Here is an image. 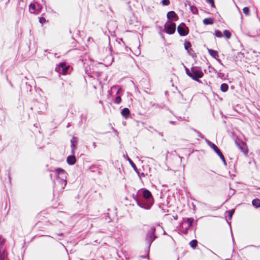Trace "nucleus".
Here are the masks:
<instances>
[{"label": "nucleus", "instance_id": "nucleus-24", "mask_svg": "<svg viewBox=\"0 0 260 260\" xmlns=\"http://www.w3.org/2000/svg\"><path fill=\"white\" fill-rule=\"evenodd\" d=\"M217 154L220 157V158H221V159L222 160V161H223L224 164L225 165H226V161H225V159L224 158V157L223 155L222 154V153L221 152V151H220Z\"/></svg>", "mask_w": 260, "mask_h": 260}, {"label": "nucleus", "instance_id": "nucleus-34", "mask_svg": "<svg viewBox=\"0 0 260 260\" xmlns=\"http://www.w3.org/2000/svg\"><path fill=\"white\" fill-rule=\"evenodd\" d=\"M207 1L208 3H209L212 5V6H214L213 0H207Z\"/></svg>", "mask_w": 260, "mask_h": 260}, {"label": "nucleus", "instance_id": "nucleus-1", "mask_svg": "<svg viewBox=\"0 0 260 260\" xmlns=\"http://www.w3.org/2000/svg\"><path fill=\"white\" fill-rule=\"evenodd\" d=\"M186 74L196 81H199V79L202 78L204 75L202 71L196 67H192L189 70L187 68H185Z\"/></svg>", "mask_w": 260, "mask_h": 260}, {"label": "nucleus", "instance_id": "nucleus-37", "mask_svg": "<svg viewBox=\"0 0 260 260\" xmlns=\"http://www.w3.org/2000/svg\"><path fill=\"white\" fill-rule=\"evenodd\" d=\"M72 147L73 148H74V143H73V141H72Z\"/></svg>", "mask_w": 260, "mask_h": 260}, {"label": "nucleus", "instance_id": "nucleus-15", "mask_svg": "<svg viewBox=\"0 0 260 260\" xmlns=\"http://www.w3.org/2000/svg\"><path fill=\"white\" fill-rule=\"evenodd\" d=\"M143 197L144 199L153 200L151 192L146 189L143 191Z\"/></svg>", "mask_w": 260, "mask_h": 260}, {"label": "nucleus", "instance_id": "nucleus-11", "mask_svg": "<svg viewBox=\"0 0 260 260\" xmlns=\"http://www.w3.org/2000/svg\"><path fill=\"white\" fill-rule=\"evenodd\" d=\"M167 17L170 20H177L178 16L174 11H170L167 13Z\"/></svg>", "mask_w": 260, "mask_h": 260}, {"label": "nucleus", "instance_id": "nucleus-6", "mask_svg": "<svg viewBox=\"0 0 260 260\" xmlns=\"http://www.w3.org/2000/svg\"><path fill=\"white\" fill-rule=\"evenodd\" d=\"M235 144L238 148L244 154H247L248 152L246 144L240 139L235 140Z\"/></svg>", "mask_w": 260, "mask_h": 260}, {"label": "nucleus", "instance_id": "nucleus-4", "mask_svg": "<svg viewBox=\"0 0 260 260\" xmlns=\"http://www.w3.org/2000/svg\"><path fill=\"white\" fill-rule=\"evenodd\" d=\"M155 231V229L154 227H152L148 231L146 237V243L150 246L152 242L156 238V236L154 235V232Z\"/></svg>", "mask_w": 260, "mask_h": 260}, {"label": "nucleus", "instance_id": "nucleus-36", "mask_svg": "<svg viewBox=\"0 0 260 260\" xmlns=\"http://www.w3.org/2000/svg\"><path fill=\"white\" fill-rule=\"evenodd\" d=\"M92 145H93V147H94V148H95L96 147V144H95V142L93 143Z\"/></svg>", "mask_w": 260, "mask_h": 260}, {"label": "nucleus", "instance_id": "nucleus-19", "mask_svg": "<svg viewBox=\"0 0 260 260\" xmlns=\"http://www.w3.org/2000/svg\"><path fill=\"white\" fill-rule=\"evenodd\" d=\"M214 22V20L212 18H207L203 20V23L205 25L212 24Z\"/></svg>", "mask_w": 260, "mask_h": 260}, {"label": "nucleus", "instance_id": "nucleus-25", "mask_svg": "<svg viewBox=\"0 0 260 260\" xmlns=\"http://www.w3.org/2000/svg\"><path fill=\"white\" fill-rule=\"evenodd\" d=\"M243 13L246 15H249L250 14L249 9L248 7H245L243 9Z\"/></svg>", "mask_w": 260, "mask_h": 260}, {"label": "nucleus", "instance_id": "nucleus-14", "mask_svg": "<svg viewBox=\"0 0 260 260\" xmlns=\"http://www.w3.org/2000/svg\"><path fill=\"white\" fill-rule=\"evenodd\" d=\"M186 221L188 223V227H186L184 231H182L184 234H186L188 228L192 226L193 219L192 218H188L186 219Z\"/></svg>", "mask_w": 260, "mask_h": 260}, {"label": "nucleus", "instance_id": "nucleus-29", "mask_svg": "<svg viewBox=\"0 0 260 260\" xmlns=\"http://www.w3.org/2000/svg\"><path fill=\"white\" fill-rule=\"evenodd\" d=\"M185 48L188 50L189 48L191 47V44L189 42H185L184 44Z\"/></svg>", "mask_w": 260, "mask_h": 260}, {"label": "nucleus", "instance_id": "nucleus-12", "mask_svg": "<svg viewBox=\"0 0 260 260\" xmlns=\"http://www.w3.org/2000/svg\"><path fill=\"white\" fill-rule=\"evenodd\" d=\"M121 91V89L118 86H114L111 88V93L112 94H114L115 93L116 98H120L121 94H120V92Z\"/></svg>", "mask_w": 260, "mask_h": 260}, {"label": "nucleus", "instance_id": "nucleus-17", "mask_svg": "<svg viewBox=\"0 0 260 260\" xmlns=\"http://www.w3.org/2000/svg\"><path fill=\"white\" fill-rule=\"evenodd\" d=\"M208 51L210 55L214 58L216 59L219 57V55L217 51L212 50L211 49H208Z\"/></svg>", "mask_w": 260, "mask_h": 260}, {"label": "nucleus", "instance_id": "nucleus-2", "mask_svg": "<svg viewBox=\"0 0 260 260\" xmlns=\"http://www.w3.org/2000/svg\"><path fill=\"white\" fill-rule=\"evenodd\" d=\"M55 172L57 175V178L58 182L61 185V188H63L67 184V175L64 170L61 168L55 169Z\"/></svg>", "mask_w": 260, "mask_h": 260}, {"label": "nucleus", "instance_id": "nucleus-28", "mask_svg": "<svg viewBox=\"0 0 260 260\" xmlns=\"http://www.w3.org/2000/svg\"><path fill=\"white\" fill-rule=\"evenodd\" d=\"M228 212L229 218L231 219L232 217V216H233L234 213V210H229Z\"/></svg>", "mask_w": 260, "mask_h": 260}, {"label": "nucleus", "instance_id": "nucleus-30", "mask_svg": "<svg viewBox=\"0 0 260 260\" xmlns=\"http://www.w3.org/2000/svg\"><path fill=\"white\" fill-rule=\"evenodd\" d=\"M5 242V240L0 236V245H3Z\"/></svg>", "mask_w": 260, "mask_h": 260}, {"label": "nucleus", "instance_id": "nucleus-39", "mask_svg": "<svg viewBox=\"0 0 260 260\" xmlns=\"http://www.w3.org/2000/svg\"><path fill=\"white\" fill-rule=\"evenodd\" d=\"M174 219H177V217L176 216V217H174Z\"/></svg>", "mask_w": 260, "mask_h": 260}, {"label": "nucleus", "instance_id": "nucleus-27", "mask_svg": "<svg viewBox=\"0 0 260 260\" xmlns=\"http://www.w3.org/2000/svg\"><path fill=\"white\" fill-rule=\"evenodd\" d=\"M215 35L218 38H221L222 36L221 32L218 30H216L215 31Z\"/></svg>", "mask_w": 260, "mask_h": 260}, {"label": "nucleus", "instance_id": "nucleus-23", "mask_svg": "<svg viewBox=\"0 0 260 260\" xmlns=\"http://www.w3.org/2000/svg\"><path fill=\"white\" fill-rule=\"evenodd\" d=\"M223 34H224L225 37L228 39H229L231 37V32L228 30H224Z\"/></svg>", "mask_w": 260, "mask_h": 260}, {"label": "nucleus", "instance_id": "nucleus-10", "mask_svg": "<svg viewBox=\"0 0 260 260\" xmlns=\"http://www.w3.org/2000/svg\"><path fill=\"white\" fill-rule=\"evenodd\" d=\"M8 254L5 248L0 247V260H7Z\"/></svg>", "mask_w": 260, "mask_h": 260}, {"label": "nucleus", "instance_id": "nucleus-18", "mask_svg": "<svg viewBox=\"0 0 260 260\" xmlns=\"http://www.w3.org/2000/svg\"><path fill=\"white\" fill-rule=\"evenodd\" d=\"M122 115L125 118H127L129 114V110L128 108H125L121 111Z\"/></svg>", "mask_w": 260, "mask_h": 260}, {"label": "nucleus", "instance_id": "nucleus-31", "mask_svg": "<svg viewBox=\"0 0 260 260\" xmlns=\"http://www.w3.org/2000/svg\"><path fill=\"white\" fill-rule=\"evenodd\" d=\"M128 161L129 162L130 164L131 165V166L134 168H136V165H135V164L133 162V161L130 159V158H128Z\"/></svg>", "mask_w": 260, "mask_h": 260}, {"label": "nucleus", "instance_id": "nucleus-16", "mask_svg": "<svg viewBox=\"0 0 260 260\" xmlns=\"http://www.w3.org/2000/svg\"><path fill=\"white\" fill-rule=\"evenodd\" d=\"M67 162L70 165H73L76 162V158L74 155L69 156L67 159Z\"/></svg>", "mask_w": 260, "mask_h": 260}, {"label": "nucleus", "instance_id": "nucleus-5", "mask_svg": "<svg viewBox=\"0 0 260 260\" xmlns=\"http://www.w3.org/2000/svg\"><path fill=\"white\" fill-rule=\"evenodd\" d=\"M165 29L168 34H173L176 30V24L174 22L168 21L165 25Z\"/></svg>", "mask_w": 260, "mask_h": 260}, {"label": "nucleus", "instance_id": "nucleus-8", "mask_svg": "<svg viewBox=\"0 0 260 260\" xmlns=\"http://www.w3.org/2000/svg\"><path fill=\"white\" fill-rule=\"evenodd\" d=\"M41 9V6L38 4L37 5L34 4H30L29 5V11L32 14H38Z\"/></svg>", "mask_w": 260, "mask_h": 260}, {"label": "nucleus", "instance_id": "nucleus-9", "mask_svg": "<svg viewBox=\"0 0 260 260\" xmlns=\"http://www.w3.org/2000/svg\"><path fill=\"white\" fill-rule=\"evenodd\" d=\"M69 68V66H67L65 63H61L56 68L55 70L59 73L61 72L63 74H66Z\"/></svg>", "mask_w": 260, "mask_h": 260}, {"label": "nucleus", "instance_id": "nucleus-22", "mask_svg": "<svg viewBox=\"0 0 260 260\" xmlns=\"http://www.w3.org/2000/svg\"><path fill=\"white\" fill-rule=\"evenodd\" d=\"M197 244L198 242L196 240H192L189 243L190 247H191L193 248H194L197 247Z\"/></svg>", "mask_w": 260, "mask_h": 260}, {"label": "nucleus", "instance_id": "nucleus-33", "mask_svg": "<svg viewBox=\"0 0 260 260\" xmlns=\"http://www.w3.org/2000/svg\"><path fill=\"white\" fill-rule=\"evenodd\" d=\"M194 131L198 134V135L200 137H201L202 139H204V136H203V135L201 133H200V132H199L196 130H194Z\"/></svg>", "mask_w": 260, "mask_h": 260}, {"label": "nucleus", "instance_id": "nucleus-7", "mask_svg": "<svg viewBox=\"0 0 260 260\" xmlns=\"http://www.w3.org/2000/svg\"><path fill=\"white\" fill-rule=\"evenodd\" d=\"M177 31L179 35L182 36H185L188 34V27L183 23L178 25Z\"/></svg>", "mask_w": 260, "mask_h": 260}, {"label": "nucleus", "instance_id": "nucleus-35", "mask_svg": "<svg viewBox=\"0 0 260 260\" xmlns=\"http://www.w3.org/2000/svg\"><path fill=\"white\" fill-rule=\"evenodd\" d=\"M115 103L117 104H119L121 102V99H115Z\"/></svg>", "mask_w": 260, "mask_h": 260}, {"label": "nucleus", "instance_id": "nucleus-3", "mask_svg": "<svg viewBox=\"0 0 260 260\" xmlns=\"http://www.w3.org/2000/svg\"><path fill=\"white\" fill-rule=\"evenodd\" d=\"M137 205L145 209H149L153 205V200L143 199L136 200Z\"/></svg>", "mask_w": 260, "mask_h": 260}, {"label": "nucleus", "instance_id": "nucleus-21", "mask_svg": "<svg viewBox=\"0 0 260 260\" xmlns=\"http://www.w3.org/2000/svg\"><path fill=\"white\" fill-rule=\"evenodd\" d=\"M229 86L228 84L225 83H223L220 86L221 90L223 92H225L228 90Z\"/></svg>", "mask_w": 260, "mask_h": 260}, {"label": "nucleus", "instance_id": "nucleus-13", "mask_svg": "<svg viewBox=\"0 0 260 260\" xmlns=\"http://www.w3.org/2000/svg\"><path fill=\"white\" fill-rule=\"evenodd\" d=\"M206 142L208 145V146L210 147L211 148H212L217 154L220 151L219 149L214 144L212 143L208 140L206 139Z\"/></svg>", "mask_w": 260, "mask_h": 260}, {"label": "nucleus", "instance_id": "nucleus-40", "mask_svg": "<svg viewBox=\"0 0 260 260\" xmlns=\"http://www.w3.org/2000/svg\"><path fill=\"white\" fill-rule=\"evenodd\" d=\"M170 122L171 123H174V122H173V121H170Z\"/></svg>", "mask_w": 260, "mask_h": 260}, {"label": "nucleus", "instance_id": "nucleus-32", "mask_svg": "<svg viewBox=\"0 0 260 260\" xmlns=\"http://www.w3.org/2000/svg\"><path fill=\"white\" fill-rule=\"evenodd\" d=\"M46 21V19L44 17H41L39 18V22L42 23V24H43L44 23H45Z\"/></svg>", "mask_w": 260, "mask_h": 260}, {"label": "nucleus", "instance_id": "nucleus-26", "mask_svg": "<svg viewBox=\"0 0 260 260\" xmlns=\"http://www.w3.org/2000/svg\"><path fill=\"white\" fill-rule=\"evenodd\" d=\"M169 0H162L161 4L163 6H168L170 5Z\"/></svg>", "mask_w": 260, "mask_h": 260}, {"label": "nucleus", "instance_id": "nucleus-38", "mask_svg": "<svg viewBox=\"0 0 260 260\" xmlns=\"http://www.w3.org/2000/svg\"><path fill=\"white\" fill-rule=\"evenodd\" d=\"M220 73H218V77H220Z\"/></svg>", "mask_w": 260, "mask_h": 260}, {"label": "nucleus", "instance_id": "nucleus-20", "mask_svg": "<svg viewBox=\"0 0 260 260\" xmlns=\"http://www.w3.org/2000/svg\"><path fill=\"white\" fill-rule=\"evenodd\" d=\"M252 204L256 208L260 207V200L258 199H255L252 200Z\"/></svg>", "mask_w": 260, "mask_h": 260}]
</instances>
